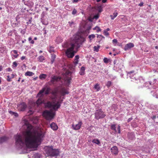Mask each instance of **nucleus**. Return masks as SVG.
I'll return each instance as SVG.
<instances>
[{"label": "nucleus", "instance_id": "nucleus-4", "mask_svg": "<svg viewBox=\"0 0 158 158\" xmlns=\"http://www.w3.org/2000/svg\"><path fill=\"white\" fill-rule=\"evenodd\" d=\"M45 151L48 156H56L58 155L59 154L58 149H53L52 147H45Z\"/></svg>", "mask_w": 158, "mask_h": 158}, {"label": "nucleus", "instance_id": "nucleus-45", "mask_svg": "<svg viewBox=\"0 0 158 158\" xmlns=\"http://www.w3.org/2000/svg\"><path fill=\"white\" fill-rule=\"evenodd\" d=\"M12 52H14V53L15 54H17L18 53V52L17 50H13L12 51Z\"/></svg>", "mask_w": 158, "mask_h": 158}, {"label": "nucleus", "instance_id": "nucleus-30", "mask_svg": "<svg viewBox=\"0 0 158 158\" xmlns=\"http://www.w3.org/2000/svg\"><path fill=\"white\" fill-rule=\"evenodd\" d=\"M99 46H94V51L98 52L99 50Z\"/></svg>", "mask_w": 158, "mask_h": 158}, {"label": "nucleus", "instance_id": "nucleus-3", "mask_svg": "<svg viewBox=\"0 0 158 158\" xmlns=\"http://www.w3.org/2000/svg\"><path fill=\"white\" fill-rule=\"evenodd\" d=\"M61 102L60 98L55 94L52 102L48 101L44 103L46 107L50 109V110H45L43 114L47 120H50L53 118L55 114L54 111L57 110L60 107Z\"/></svg>", "mask_w": 158, "mask_h": 158}, {"label": "nucleus", "instance_id": "nucleus-39", "mask_svg": "<svg viewBox=\"0 0 158 158\" xmlns=\"http://www.w3.org/2000/svg\"><path fill=\"white\" fill-rule=\"evenodd\" d=\"M104 62L105 63H108L109 62V60L106 58H105L103 60Z\"/></svg>", "mask_w": 158, "mask_h": 158}, {"label": "nucleus", "instance_id": "nucleus-32", "mask_svg": "<svg viewBox=\"0 0 158 158\" xmlns=\"http://www.w3.org/2000/svg\"><path fill=\"white\" fill-rule=\"evenodd\" d=\"M34 112V110L32 109H31L29 111H28V113L29 114H32Z\"/></svg>", "mask_w": 158, "mask_h": 158}, {"label": "nucleus", "instance_id": "nucleus-49", "mask_svg": "<svg viewBox=\"0 0 158 158\" xmlns=\"http://www.w3.org/2000/svg\"><path fill=\"white\" fill-rule=\"evenodd\" d=\"M156 118V116L155 115L151 117V118L153 120L155 119Z\"/></svg>", "mask_w": 158, "mask_h": 158}, {"label": "nucleus", "instance_id": "nucleus-10", "mask_svg": "<svg viewBox=\"0 0 158 158\" xmlns=\"http://www.w3.org/2000/svg\"><path fill=\"white\" fill-rule=\"evenodd\" d=\"M82 124V123L81 121H80L78 123L76 124H73L72 125V127L73 129L75 130H77L80 129L81 126Z\"/></svg>", "mask_w": 158, "mask_h": 158}, {"label": "nucleus", "instance_id": "nucleus-5", "mask_svg": "<svg viewBox=\"0 0 158 158\" xmlns=\"http://www.w3.org/2000/svg\"><path fill=\"white\" fill-rule=\"evenodd\" d=\"M94 115L95 118L97 119L102 118L106 116L104 112L101 109L96 110L94 113Z\"/></svg>", "mask_w": 158, "mask_h": 158}, {"label": "nucleus", "instance_id": "nucleus-13", "mask_svg": "<svg viewBox=\"0 0 158 158\" xmlns=\"http://www.w3.org/2000/svg\"><path fill=\"white\" fill-rule=\"evenodd\" d=\"M111 152L114 155H117L118 153V150L116 146H114L111 148Z\"/></svg>", "mask_w": 158, "mask_h": 158}, {"label": "nucleus", "instance_id": "nucleus-43", "mask_svg": "<svg viewBox=\"0 0 158 158\" xmlns=\"http://www.w3.org/2000/svg\"><path fill=\"white\" fill-rule=\"evenodd\" d=\"M42 22L43 24L45 25H47L48 24V22H45L44 21H42Z\"/></svg>", "mask_w": 158, "mask_h": 158}, {"label": "nucleus", "instance_id": "nucleus-50", "mask_svg": "<svg viewBox=\"0 0 158 158\" xmlns=\"http://www.w3.org/2000/svg\"><path fill=\"white\" fill-rule=\"evenodd\" d=\"M78 60H74V63L75 64H78Z\"/></svg>", "mask_w": 158, "mask_h": 158}, {"label": "nucleus", "instance_id": "nucleus-20", "mask_svg": "<svg viewBox=\"0 0 158 158\" xmlns=\"http://www.w3.org/2000/svg\"><path fill=\"white\" fill-rule=\"evenodd\" d=\"M41 155L40 154L34 153L32 157L33 158H40Z\"/></svg>", "mask_w": 158, "mask_h": 158}, {"label": "nucleus", "instance_id": "nucleus-23", "mask_svg": "<svg viewBox=\"0 0 158 158\" xmlns=\"http://www.w3.org/2000/svg\"><path fill=\"white\" fill-rule=\"evenodd\" d=\"M56 56L54 54H51V63L52 64L54 62Z\"/></svg>", "mask_w": 158, "mask_h": 158}, {"label": "nucleus", "instance_id": "nucleus-6", "mask_svg": "<svg viewBox=\"0 0 158 158\" xmlns=\"http://www.w3.org/2000/svg\"><path fill=\"white\" fill-rule=\"evenodd\" d=\"M71 75V73L69 70H67L62 75L63 78L66 82L68 85L69 84L70 82Z\"/></svg>", "mask_w": 158, "mask_h": 158}, {"label": "nucleus", "instance_id": "nucleus-31", "mask_svg": "<svg viewBox=\"0 0 158 158\" xmlns=\"http://www.w3.org/2000/svg\"><path fill=\"white\" fill-rule=\"evenodd\" d=\"M28 40L30 41V43L31 44H33L34 43V41L33 40H32L31 37H29L28 38Z\"/></svg>", "mask_w": 158, "mask_h": 158}, {"label": "nucleus", "instance_id": "nucleus-28", "mask_svg": "<svg viewBox=\"0 0 158 158\" xmlns=\"http://www.w3.org/2000/svg\"><path fill=\"white\" fill-rule=\"evenodd\" d=\"M94 88L97 91H99L100 89V87L98 84H96L94 85Z\"/></svg>", "mask_w": 158, "mask_h": 158}, {"label": "nucleus", "instance_id": "nucleus-34", "mask_svg": "<svg viewBox=\"0 0 158 158\" xmlns=\"http://www.w3.org/2000/svg\"><path fill=\"white\" fill-rule=\"evenodd\" d=\"M97 37L98 38H100L101 40H102V39L104 38V37L103 36L100 35H97Z\"/></svg>", "mask_w": 158, "mask_h": 158}, {"label": "nucleus", "instance_id": "nucleus-62", "mask_svg": "<svg viewBox=\"0 0 158 158\" xmlns=\"http://www.w3.org/2000/svg\"><path fill=\"white\" fill-rule=\"evenodd\" d=\"M26 40L25 39L24 40H22V42L23 43H24L25 42H26Z\"/></svg>", "mask_w": 158, "mask_h": 158}, {"label": "nucleus", "instance_id": "nucleus-63", "mask_svg": "<svg viewBox=\"0 0 158 158\" xmlns=\"http://www.w3.org/2000/svg\"><path fill=\"white\" fill-rule=\"evenodd\" d=\"M132 119L131 118H129L128 120V122H129V121H130Z\"/></svg>", "mask_w": 158, "mask_h": 158}, {"label": "nucleus", "instance_id": "nucleus-59", "mask_svg": "<svg viewBox=\"0 0 158 158\" xmlns=\"http://www.w3.org/2000/svg\"><path fill=\"white\" fill-rule=\"evenodd\" d=\"M110 29L109 28H107L106 30H105V31H110Z\"/></svg>", "mask_w": 158, "mask_h": 158}, {"label": "nucleus", "instance_id": "nucleus-9", "mask_svg": "<svg viewBox=\"0 0 158 158\" xmlns=\"http://www.w3.org/2000/svg\"><path fill=\"white\" fill-rule=\"evenodd\" d=\"M61 77L54 76L51 77L50 82L52 84H55L61 79Z\"/></svg>", "mask_w": 158, "mask_h": 158}, {"label": "nucleus", "instance_id": "nucleus-38", "mask_svg": "<svg viewBox=\"0 0 158 158\" xmlns=\"http://www.w3.org/2000/svg\"><path fill=\"white\" fill-rule=\"evenodd\" d=\"M103 33L105 35L108 36L109 35V33L106 31L104 30Z\"/></svg>", "mask_w": 158, "mask_h": 158}, {"label": "nucleus", "instance_id": "nucleus-2", "mask_svg": "<svg viewBox=\"0 0 158 158\" xmlns=\"http://www.w3.org/2000/svg\"><path fill=\"white\" fill-rule=\"evenodd\" d=\"M84 40L85 38L79 35H76L73 36L70 42L66 43L64 46L67 48L65 52L67 57L72 58Z\"/></svg>", "mask_w": 158, "mask_h": 158}, {"label": "nucleus", "instance_id": "nucleus-51", "mask_svg": "<svg viewBox=\"0 0 158 158\" xmlns=\"http://www.w3.org/2000/svg\"><path fill=\"white\" fill-rule=\"evenodd\" d=\"M68 23L71 26L72 24H74V22H69Z\"/></svg>", "mask_w": 158, "mask_h": 158}, {"label": "nucleus", "instance_id": "nucleus-16", "mask_svg": "<svg viewBox=\"0 0 158 158\" xmlns=\"http://www.w3.org/2000/svg\"><path fill=\"white\" fill-rule=\"evenodd\" d=\"M8 139V138L6 136H3L0 137V143L7 141Z\"/></svg>", "mask_w": 158, "mask_h": 158}, {"label": "nucleus", "instance_id": "nucleus-36", "mask_svg": "<svg viewBox=\"0 0 158 158\" xmlns=\"http://www.w3.org/2000/svg\"><path fill=\"white\" fill-rule=\"evenodd\" d=\"M17 65V64L16 61L14 62L13 63L12 67H16Z\"/></svg>", "mask_w": 158, "mask_h": 158}, {"label": "nucleus", "instance_id": "nucleus-33", "mask_svg": "<svg viewBox=\"0 0 158 158\" xmlns=\"http://www.w3.org/2000/svg\"><path fill=\"white\" fill-rule=\"evenodd\" d=\"M94 30H96L97 32H99L101 31V29L99 27H96L94 28Z\"/></svg>", "mask_w": 158, "mask_h": 158}, {"label": "nucleus", "instance_id": "nucleus-57", "mask_svg": "<svg viewBox=\"0 0 158 158\" xmlns=\"http://www.w3.org/2000/svg\"><path fill=\"white\" fill-rule=\"evenodd\" d=\"M13 115H14L15 117H17L18 116V114L16 113H15Z\"/></svg>", "mask_w": 158, "mask_h": 158}, {"label": "nucleus", "instance_id": "nucleus-64", "mask_svg": "<svg viewBox=\"0 0 158 158\" xmlns=\"http://www.w3.org/2000/svg\"><path fill=\"white\" fill-rule=\"evenodd\" d=\"M156 98H158V94H156Z\"/></svg>", "mask_w": 158, "mask_h": 158}, {"label": "nucleus", "instance_id": "nucleus-19", "mask_svg": "<svg viewBox=\"0 0 158 158\" xmlns=\"http://www.w3.org/2000/svg\"><path fill=\"white\" fill-rule=\"evenodd\" d=\"M85 70V67L83 66L82 67L79 72L80 74L81 75H84V74Z\"/></svg>", "mask_w": 158, "mask_h": 158}, {"label": "nucleus", "instance_id": "nucleus-47", "mask_svg": "<svg viewBox=\"0 0 158 158\" xmlns=\"http://www.w3.org/2000/svg\"><path fill=\"white\" fill-rule=\"evenodd\" d=\"M143 2H141L139 4V6H143Z\"/></svg>", "mask_w": 158, "mask_h": 158}, {"label": "nucleus", "instance_id": "nucleus-35", "mask_svg": "<svg viewBox=\"0 0 158 158\" xmlns=\"http://www.w3.org/2000/svg\"><path fill=\"white\" fill-rule=\"evenodd\" d=\"M12 79L11 77L9 75L7 76V81L8 82L11 81V79Z\"/></svg>", "mask_w": 158, "mask_h": 158}, {"label": "nucleus", "instance_id": "nucleus-11", "mask_svg": "<svg viewBox=\"0 0 158 158\" xmlns=\"http://www.w3.org/2000/svg\"><path fill=\"white\" fill-rule=\"evenodd\" d=\"M117 130H118V133L119 134H120L121 133L120 131V127L119 125H118L117 127ZM116 125L115 124H112L111 125V128L112 130H114V131L115 133H116L117 132V131L116 130Z\"/></svg>", "mask_w": 158, "mask_h": 158}, {"label": "nucleus", "instance_id": "nucleus-25", "mask_svg": "<svg viewBox=\"0 0 158 158\" xmlns=\"http://www.w3.org/2000/svg\"><path fill=\"white\" fill-rule=\"evenodd\" d=\"M95 37V35L94 34H92L89 36L88 38L89 39V41L91 42L92 39L94 38Z\"/></svg>", "mask_w": 158, "mask_h": 158}, {"label": "nucleus", "instance_id": "nucleus-42", "mask_svg": "<svg viewBox=\"0 0 158 158\" xmlns=\"http://www.w3.org/2000/svg\"><path fill=\"white\" fill-rule=\"evenodd\" d=\"M12 33L13 31H10L9 32L8 35V36H11L12 35Z\"/></svg>", "mask_w": 158, "mask_h": 158}, {"label": "nucleus", "instance_id": "nucleus-60", "mask_svg": "<svg viewBox=\"0 0 158 158\" xmlns=\"http://www.w3.org/2000/svg\"><path fill=\"white\" fill-rule=\"evenodd\" d=\"M2 70V66L0 65V71Z\"/></svg>", "mask_w": 158, "mask_h": 158}, {"label": "nucleus", "instance_id": "nucleus-29", "mask_svg": "<svg viewBox=\"0 0 158 158\" xmlns=\"http://www.w3.org/2000/svg\"><path fill=\"white\" fill-rule=\"evenodd\" d=\"M68 92L65 90H63L60 93L61 96H64L65 94H68Z\"/></svg>", "mask_w": 158, "mask_h": 158}, {"label": "nucleus", "instance_id": "nucleus-17", "mask_svg": "<svg viewBox=\"0 0 158 158\" xmlns=\"http://www.w3.org/2000/svg\"><path fill=\"white\" fill-rule=\"evenodd\" d=\"M37 59L38 61L42 62L45 60V58L43 56H40L37 58Z\"/></svg>", "mask_w": 158, "mask_h": 158}, {"label": "nucleus", "instance_id": "nucleus-48", "mask_svg": "<svg viewBox=\"0 0 158 158\" xmlns=\"http://www.w3.org/2000/svg\"><path fill=\"white\" fill-rule=\"evenodd\" d=\"M9 113L10 114H11L13 115V114H14V113H15V112H13V111H10H10H9Z\"/></svg>", "mask_w": 158, "mask_h": 158}, {"label": "nucleus", "instance_id": "nucleus-12", "mask_svg": "<svg viewBox=\"0 0 158 158\" xmlns=\"http://www.w3.org/2000/svg\"><path fill=\"white\" fill-rule=\"evenodd\" d=\"M18 109L19 110L23 111L27 107V105L24 102H22L18 106Z\"/></svg>", "mask_w": 158, "mask_h": 158}, {"label": "nucleus", "instance_id": "nucleus-15", "mask_svg": "<svg viewBox=\"0 0 158 158\" xmlns=\"http://www.w3.org/2000/svg\"><path fill=\"white\" fill-rule=\"evenodd\" d=\"M51 128L54 131H56L58 129V126L54 123H52L50 125Z\"/></svg>", "mask_w": 158, "mask_h": 158}, {"label": "nucleus", "instance_id": "nucleus-41", "mask_svg": "<svg viewBox=\"0 0 158 158\" xmlns=\"http://www.w3.org/2000/svg\"><path fill=\"white\" fill-rule=\"evenodd\" d=\"M112 41L113 43L114 44H116L117 43V40L116 39H114V40H113Z\"/></svg>", "mask_w": 158, "mask_h": 158}, {"label": "nucleus", "instance_id": "nucleus-56", "mask_svg": "<svg viewBox=\"0 0 158 158\" xmlns=\"http://www.w3.org/2000/svg\"><path fill=\"white\" fill-rule=\"evenodd\" d=\"M7 70L8 71H12V69L10 68H7Z\"/></svg>", "mask_w": 158, "mask_h": 158}, {"label": "nucleus", "instance_id": "nucleus-26", "mask_svg": "<svg viewBox=\"0 0 158 158\" xmlns=\"http://www.w3.org/2000/svg\"><path fill=\"white\" fill-rule=\"evenodd\" d=\"M48 49L49 52L51 53L54 51V48L51 46H50Z\"/></svg>", "mask_w": 158, "mask_h": 158}, {"label": "nucleus", "instance_id": "nucleus-14", "mask_svg": "<svg viewBox=\"0 0 158 158\" xmlns=\"http://www.w3.org/2000/svg\"><path fill=\"white\" fill-rule=\"evenodd\" d=\"M134 46V44L131 43H130L127 44L125 47L124 49L125 50H128Z\"/></svg>", "mask_w": 158, "mask_h": 158}, {"label": "nucleus", "instance_id": "nucleus-27", "mask_svg": "<svg viewBox=\"0 0 158 158\" xmlns=\"http://www.w3.org/2000/svg\"><path fill=\"white\" fill-rule=\"evenodd\" d=\"M113 15V16L112 15H110V17H111V19H114L118 15V13L117 12H114Z\"/></svg>", "mask_w": 158, "mask_h": 158}, {"label": "nucleus", "instance_id": "nucleus-52", "mask_svg": "<svg viewBox=\"0 0 158 158\" xmlns=\"http://www.w3.org/2000/svg\"><path fill=\"white\" fill-rule=\"evenodd\" d=\"M81 0H73V2H77L78 1H80Z\"/></svg>", "mask_w": 158, "mask_h": 158}, {"label": "nucleus", "instance_id": "nucleus-7", "mask_svg": "<svg viewBox=\"0 0 158 158\" xmlns=\"http://www.w3.org/2000/svg\"><path fill=\"white\" fill-rule=\"evenodd\" d=\"M50 90V89L49 87H48L47 86L43 87L41 90H40L37 94V96H40V97H43L44 95L43 93H44L45 94L47 95L49 94Z\"/></svg>", "mask_w": 158, "mask_h": 158}, {"label": "nucleus", "instance_id": "nucleus-61", "mask_svg": "<svg viewBox=\"0 0 158 158\" xmlns=\"http://www.w3.org/2000/svg\"><path fill=\"white\" fill-rule=\"evenodd\" d=\"M133 73V71H131L130 72H129L128 74H130L132 73Z\"/></svg>", "mask_w": 158, "mask_h": 158}, {"label": "nucleus", "instance_id": "nucleus-37", "mask_svg": "<svg viewBox=\"0 0 158 158\" xmlns=\"http://www.w3.org/2000/svg\"><path fill=\"white\" fill-rule=\"evenodd\" d=\"M111 84V82L110 81H108L106 84V86L108 87L110 86Z\"/></svg>", "mask_w": 158, "mask_h": 158}, {"label": "nucleus", "instance_id": "nucleus-55", "mask_svg": "<svg viewBox=\"0 0 158 158\" xmlns=\"http://www.w3.org/2000/svg\"><path fill=\"white\" fill-rule=\"evenodd\" d=\"M18 56H19V55L18 54H16L15 55H13V56L15 58H17Z\"/></svg>", "mask_w": 158, "mask_h": 158}, {"label": "nucleus", "instance_id": "nucleus-1", "mask_svg": "<svg viewBox=\"0 0 158 158\" xmlns=\"http://www.w3.org/2000/svg\"><path fill=\"white\" fill-rule=\"evenodd\" d=\"M26 130L15 136V145L19 150L27 148H36L44 137L45 132L43 129L34 131L30 124L26 123Z\"/></svg>", "mask_w": 158, "mask_h": 158}, {"label": "nucleus", "instance_id": "nucleus-18", "mask_svg": "<svg viewBox=\"0 0 158 158\" xmlns=\"http://www.w3.org/2000/svg\"><path fill=\"white\" fill-rule=\"evenodd\" d=\"M128 137L131 140H133L134 139L135 136L132 133H128L127 135Z\"/></svg>", "mask_w": 158, "mask_h": 158}, {"label": "nucleus", "instance_id": "nucleus-21", "mask_svg": "<svg viewBox=\"0 0 158 158\" xmlns=\"http://www.w3.org/2000/svg\"><path fill=\"white\" fill-rule=\"evenodd\" d=\"M34 75V73L30 71H27L25 74V76H32Z\"/></svg>", "mask_w": 158, "mask_h": 158}, {"label": "nucleus", "instance_id": "nucleus-54", "mask_svg": "<svg viewBox=\"0 0 158 158\" xmlns=\"http://www.w3.org/2000/svg\"><path fill=\"white\" fill-rule=\"evenodd\" d=\"M15 74H11V77H11V78L12 79V78H13L14 77H15Z\"/></svg>", "mask_w": 158, "mask_h": 158}, {"label": "nucleus", "instance_id": "nucleus-58", "mask_svg": "<svg viewBox=\"0 0 158 158\" xmlns=\"http://www.w3.org/2000/svg\"><path fill=\"white\" fill-rule=\"evenodd\" d=\"M106 0H102V2L103 3H105L106 2Z\"/></svg>", "mask_w": 158, "mask_h": 158}, {"label": "nucleus", "instance_id": "nucleus-46", "mask_svg": "<svg viewBox=\"0 0 158 158\" xmlns=\"http://www.w3.org/2000/svg\"><path fill=\"white\" fill-rule=\"evenodd\" d=\"M99 17V16L98 15H95L94 17V18L95 19H98Z\"/></svg>", "mask_w": 158, "mask_h": 158}, {"label": "nucleus", "instance_id": "nucleus-24", "mask_svg": "<svg viewBox=\"0 0 158 158\" xmlns=\"http://www.w3.org/2000/svg\"><path fill=\"white\" fill-rule=\"evenodd\" d=\"M47 75L45 74H42L39 76V78L41 80L44 79L47 77Z\"/></svg>", "mask_w": 158, "mask_h": 158}, {"label": "nucleus", "instance_id": "nucleus-8", "mask_svg": "<svg viewBox=\"0 0 158 158\" xmlns=\"http://www.w3.org/2000/svg\"><path fill=\"white\" fill-rule=\"evenodd\" d=\"M39 97V98L36 102L34 101H31V103L32 106H38L42 103H44V101L42 100V98L43 97H40V96H37Z\"/></svg>", "mask_w": 158, "mask_h": 158}, {"label": "nucleus", "instance_id": "nucleus-44", "mask_svg": "<svg viewBox=\"0 0 158 158\" xmlns=\"http://www.w3.org/2000/svg\"><path fill=\"white\" fill-rule=\"evenodd\" d=\"M79 58V56L78 55H77L75 56V60H78Z\"/></svg>", "mask_w": 158, "mask_h": 158}, {"label": "nucleus", "instance_id": "nucleus-53", "mask_svg": "<svg viewBox=\"0 0 158 158\" xmlns=\"http://www.w3.org/2000/svg\"><path fill=\"white\" fill-rule=\"evenodd\" d=\"M25 58V56H22L21 58V59L22 60H23Z\"/></svg>", "mask_w": 158, "mask_h": 158}, {"label": "nucleus", "instance_id": "nucleus-40", "mask_svg": "<svg viewBox=\"0 0 158 158\" xmlns=\"http://www.w3.org/2000/svg\"><path fill=\"white\" fill-rule=\"evenodd\" d=\"M77 13V10L75 9H73V11L72 12V14L73 15H74L75 14H76Z\"/></svg>", "mask_w": 158, "mask_h": 158}, {"label": "nucleus", "instance_id": "nucleus-22", "mask_svg": "<svg viewBox=\"0 0 158 158\" xmlns=\"http://www.w3.org/2000/svg\"><path fill=\"white\" fill-rule=\"evenodd\" d=\"M92 142L96 144L100 145V142L99 140L98 139H94L92 140Z\"/></svg>", "mask_w": 158, "mask_h": 158}]
</instances>
